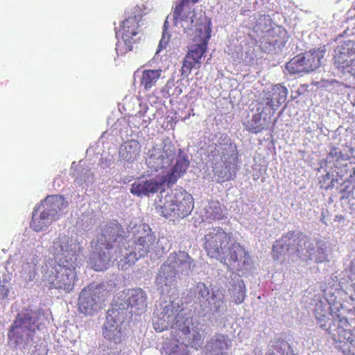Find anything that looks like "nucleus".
I'll return each instance as SVG.
<instances>
[{"label": "nucleus", "instance_id": "obj_1", "mask_svg": "<svg viewBox=\"0 0 355 355\" xmlns=\"http://www.w3.org/2000/svg\"><path fill=\"white\" fill-rule=\"evenodd\" d=\"M134 229L135 238L131 247L125 239L126 232L117 221H112V243H118L114 250V261L117 262L119 269L126 270L148 252H154L156 255L163 253V249L162 252L158 249L159 241L155 243V235L148 225L141 224L135 226Z\"/></svg>", "mask_w": 355, "mask_h": 355}, {"label": "nucleus", "instance_id": "obj_2", "mask_svg": "<svg viewBox=\"0 0 355 355\" xmlns=\"http://www.w3.org/2000/svg\"><path fill=\"white\" fill-rule=\"evenodd\" d=\"M287 254H296L303 260L322 263L328 258L327 243L317 238H309L298 231H290L276 241L272 246L274 259L282 263Z\"/></svg>", "mask_w": 355, "mask_h": 355}, {"label": "nucleus", "instance_id": "obj_3", "mask_svg": "<svg viewBox=\"0 0 355 355\" xmlns=\"http://www.w3.org/2000/svg\"><path fill=\"white\" fill-rule=\"evenodd\" d=\"M204 248L209 257L225 265L234 263V266L240 270L250 267V254L232 239L230 234L220 227L207 230L204 236Z\"/></svg>", "mask_w": 355, "mask_h": 355}, {"label": "nucleus", "instance_id": "obj_4", "mask_svg": "<svg viewBox=\"0 0 355 355\" xmlns=\"http://www.w3.org/2000/svg\"><path fill=\"white\" fill-rule=\"evenodd\" d=\"M209 162L218 181L224 182L233 179L238 171L237 149L225 134H222L207 149Z\"/></svg>", "mask_w": 355, "mask_h": 355}, {"label": "nucleus", "instance_id": "obj_5", "mask_svg": "<svg viewBox=\"0 0 355 355\" xmlns=\"http://www.w3.org/2000/svg\"><path fill=\"white\" fill-rule=\"evenodd\" d=\"M196 266L194 260L184 251L169 254L160 266L155 284L162 293H175L178 280L188 276Z\"/></svg>", "mask_w": 355, "mask_h": 355}, {"label": "nucleus", "instance_id": "obj_6", "mask_svg": "<svg viewBox=\"0 0 355 355\" xmlns=\"http://www.w3.org/2000/svg\"><path fill=\"white\" fill-rule=\"evenodd\" d=\"M41 317L39 311L24 310L17 313L8 332V345L26 349L33 342L37 322Z\"/></svg>", "mask_w": 355, "mask_h": 355}, {"label": "nucleus", "instance_id": "obj_7", "mask_svg": "<svg viewBox=\"0 0 355 355\" xmlns=\"http://www.w3.org/2000/svg\"><path fill=\"white\" fill-rule=\"evenodd\" d=\"M193 198L185 191L175 189L156 202V209L165 218H184L193 209Z\"/></svg>", "mask_w": 355, "mask_h": 355}, {"label": "nucleus", "instance_id": "obj_8", "mask_svg": "<svg viewBox=\"0 0 355 355\" xmlns=\"http://www.w3.org/2000/svg\"><path fill=\"white\" fill-rule=\"evenodd\" d=\"M198 1L199 0H182L179 5L176 6L172 15V18L170 15L167 16L163 26L162 36L156 51V55L161 52L162 49H166L171 38V35L168 31L170 19L173 21L175 26H177L179 21L181 22V26L185 31H189L193 29L194 25H196V21L199 19L201 13L206 17L205 13L200 12L199 16L197 17L194 10H191V8L190 3L194 4Z\"/></svg>", "mask_w": 355, "mask_h": 355}, {"label": "nucleus", "instance_id": "obj_9", "mask_svg": "<svg viewBox=\"0 0 355 355\" xmlns=\"http://www.w3.org/2000/svg\"><path fill=\"white\" fill-rule=\"evenodd\" d=\"M191 293L199 302L200 307L209 311L213 316L221 317L227 311L225 291L221 288L208 287L205 283H197Z\"/></svg>", "mask_w": 355, "mask_h": 355}, {"label": "nucleus", "instance_id": "obj_10", "mask_svg": "<svg viewBox=\"0 0 355 355\" xmlns=\"http://www.w3.org/2000/svg\"><path fill=\"white\" fill-rule=\"evenodd\" d=\"M176 330L173 336L178 337L188 347L198 349L204 340L203 324L194 322L189 313H181L177 318Z\"/></svg>", "mask_w": 355, "mask_h": 355}, {"label": "nucleus", "instance_id": "obj_11", "mask_svg": "<svg viewBox=\"0 0 355 355\" xmlns=\"http://www.w3.org/2000/svg\"><path fill=\"white\" fill-rule=\"evenodd\" d=\"M75 264L46 265L44 280L49 284L50 289H60L71 292L74 286L76 277Z\"/></svg>", "mask_w": 355, "mask_h": 355}, {"label": "nucleus", "instance_id": "obj_12", "mask_svg": "<svg viewBox=\"0 0 355 355\" xmlns=\"http://www.w3.org/2000/svg\"><path fill=\"white\" fill-rule=\"evenodd\" d=\"M60 210V199L58 196H47L41 205L35 207L31 227L37 232L45 230L52 222L58 220Z\"/></svg>", "mask_w": 355, "mask_h": 355}, {"label": "nucleus", "instance_id": "obj_13", "mask_svg": "<svg viewBox=\"0 0 355 355\" xmlns=\"http://www.w3.org/2000/svg\"><path fill=\"white\" fill-rule=\"evenodd\" d=\"M176 157V148L170 139H165L161 146L156 145L149 150L146 163L152 171L159 172L158 175H166Z\"/></svg>", "mask_w": 355, "mask_h": 355}, {"label": "nucleus", "instance_id": "obj_14", "mask_svg": "<svg viewBox=\"0 0 355 355\" xmlns=\"http://www.w3.org/2000/svg\"><path fill=\"white\" fill-rule=\"evenodd\" d=\"M109 296V292L101 286L90 284L80 293L78 307L80 313L85 315H92L103 309L104 303Z\"/></svg>", "mask_w": 355, "mask_h": 355}, {"label": "nucleus", "instance_id": "obj_15", "mask_svg": "<svg viewBox=\"0 0 355 355\" xmlns=\"http://www.w3.org/2000/svg\"><path fill=\"white\" fill-rule=\"evenodd\" d=\"M115 309L128 310L139 315L147 307V295L140 288L127 289L119 292L112 300V306Z\"/></svg>", "mask_w": 355, "mask_h": 355}, {"label": "nucleus", "instance_id": "obj_16", "mask_svg": "<svg viewBox=\"0 0 355 355\" xmlns=\"http://www.w3.org/2000/svg\"><path fill=\"white\" fill-rule=\"evenodd\" d=\"M195 35L193 36V44L191 46L187 53L189 58L201 64V59L207 49V44L211 37V20L205 17L202 13L196 21Z\"/></svg>", "mask_w": 355, "mask_h": 355}, {"label": "nucleus", "instance_id": "obj_17", "mask_svg": "<svg viewBox=\"0 0 355 355\" xmlns=\"http://www.w3.org/2000/svg\"><path fill=\"white\" fill-rule=\"evenodd\" d=\"M181 313H186L180 309L179 302L170 301L168 303H160L154 311L153 324L156 331L162 332L172 329L176 330L177 318Z\"/></svg>", "mask_w": 355, "mask_h": 355}, {"label": "nucleus", "instance_id": "obj_18", "mask_svg": "<svg viewBox=\"0 0 355 355\" xmlns=\"http://www.w3.org/2000/svg\"><path fill=\"white\" fill-rule=\"evenodd\" d=\"M50 252L56 263L75 264L77 261L76 243L66 235H60L53 241Z\"/></svg>", "mask_w": 355, "mask_h": 355}, {"label": "nucleus", "instance_id": "obj_19", "mask_svg": "<svg viewBox=\"0 0 355 355\" xmlns=\"http://www.w3.org/2000/svg\"><path fill=\"white\" fill-rule=\"evenodd\" d=\"M166 185V180L164 175H156L149 178H141L132 184L130 193L138 197L153 194Z\"/></svg>", "mask_w": 355, "mask_h": 355}, {"label": "nucleus", "instance_id": "obj_20", "mask_svg": "<svg viewBox=\"0 0 355 355\" xmlns=\"http://www.w3.org/2000/svg\"><path fill=\"white\" fill-rule=\"evenodd\" d=\"M264 96L258 103L266 107L270 114L275 112L284 103L287 98L288 89L281 84L272 85L271 87L263 91Z\"/></svg>", "mask_w": 355, "mask_h": 355}, {"label": "nucleus", "instance_id": "obj_21", "mask_svg": "<svg viewBox=\"0 0 355 355\" xmlns=\"http://www.w3.org/2000/svg\"><path fill=\"white\" fill-rule=\"evenodd\" d=\"M272 114L266 110V107L257 104L256 112L252 114L251 119L244 123L245 129L253 134H258L268 130L271 124Z\"/></svg>", "mask_w": 355, "mask_h": 355}, {"label": "nucleus", "instance_id": "obj_22", "mask_svg": "<svg viewBox=\"0 0 355 355\" xmlns=\"http://www.w3.org/2000/svg\"><path fill=\"white\" fill-rule=\"evenodd\" d=\"M332 339L336 344V347L344 354H355V336L350 330H346L341 327L329 330Z\"/></svg>", "mask_w": 355, "mask_h": 355}, {"label": "nucleus", "instance_id": "obj_23", "mask_svg": "<svg viewBox=\"0 0 355 355\" xmlns=\"http://www.w3.org/2000/svg\"><path fill=\"white\" fill-rule=\"evenodd\" d=\"M143 11L139 8H134L132 12L121 22V35L130 37L132 40H138L137 37L139 33V28L143 25Z\"/></svg>", "mask_w": 355, "mask_h": 355}, {"label": "nucleus", "instance_id": "obj_24", "mask_svg": "<svg viewBox=\"0 0 355 355\" xmlns=\"http://www.w3.org/2000/svg\"><path fill=\"white\" fill-rule=\"evenodd\" d=\"M334 66L340 69L345 64L355 61V42L345 40L340 42L335 49Z\"/></svg>", "mask_w": 355, "mask_h": 355}, {"label": "nucleus", "instance_id": "obj_25", "mask_svg": "<svg viewBox=\"0 0 355 355\" xmlns=\"http://www.w3.org/2000/svg\"><path fill=\"white\" fill-rule=\"evenodd\" d=\"M98 245L104 246V248L107 250V254L103 252L101 253L103 247H100L101 250L98 253H94L89 258V265L96 271H102L106 270L109 267L110 261L109 250L110 248V241L106 240L105 235L102 233L98 238Z\"/></svg>", "mask_w": 355, "mask_h": 355}, {"label": "nucleus", "instance_id": "obj_26", "mask_svg": "<svg viewBox=\"0 0 355 355\" xmlns=\"http://www.w3.org/2000/svg\"><path fill=\"white\" fill-rule=\"evenodd\" d=\"M231 347L232 341L227 336L216 334L207 342L205 349L211 355H227Z\"/></svg>", "mask_w": 355, "mask_h": 355}, {"label": "nucleus", "instance_id": "obj_27", "mask_svg": "<svg viewBox=\"0 0 355 355\" xmlns=\"http://www.w3.org/2000/svg\"><path fill=\"white\" fill-rule=\"evenodd\" d=\"M189 160L185 155L180 154L176 158L175 164L169 170L167 169L165 178L166 180V185L170 186L174 184L178 178L184 175L189 166Z\"/></svg>", "mask_w": 355, "mask_h": 355}, {"label": "nucleus", "instance_id": "obj_28", "mask_svg": "<svg viewBox=\"0 0 355 355\" xmlns=\"http://www.w3.org/2000/svg\"><path fill=\"white\" fill-rule=\"evenodd\" d=\"M171 338H166L162 344L161 353L162 355H188V349L184 343L173 336L171 331Z\"/></svg>", "mask_w": 355, "mask_h": 355}, {"label": "nucleus", "instance_id": "obj_29", "mask_svg": "<svg viewBox=\"0 0 355 355\" xmlns=\"http://www.w3.org/2000/svg\"><path fill=\"white\" fill-rule=\"evenodd\" d=\"M231 280L229 282L230 287L228 291L231 298L235 304H241L245 297V286L240 276L234 272L230 275Z\"/></svg>", "mask_w": 355, "mask_h": 355}, {"label": "nucleus", "instance_id": "obj_30", "mask_svg": "<svg viewBox=\"0 0 355 355\" xmlns=\"http://www.w3.org/2000/svg\"><path fill=\"white\" fill-rule=\"evenodd\" d=\"M313 301L315 302L314 314L315 318L320 327L324 329L327 326V322L329 320V303L326 300H322L320 295H315Z\"/></svg>", "mask_w": 355, "mask_h": 355}, {"label": "nucleus", "instance_id": "obj_31", "mask_svg": "<svg viewBox=\"0 0 355 355\" xmlns=\"http://www.w3.org/2000/svg\"><path fill=\"white\" fill-rule=\"evenodd\" d=\"M115 37L116 39L115 51L117 58H114V60L116 62L117 60H121V58L128 52L132 51V44L137 42V40L121 35V31H115Z\"/></svg>", "mask_w": 355, "mask_h": 355}, {"label": "nucleus", "instance_id": "obj_32", "mask_svg": "<svg viewBox=\"0 0 355 355\" xmlns=\"http://www.w3.org/2000/svg\"><path fill=\"white\" fill-rule=\"evenodd\" d=\"M325 51L323 49L311 50L302 53L308 72L313 71L318 69L321 64V60L324 56Z\"/></svg>", "mask_w": 355, "mask_h": 355}, {"label": "nucleus", "instance_id": "obj_33", "mask_svg": "<svg viewBox=\"0 0 355 355\" xmlns=\"http://www.w3.org/2000/svg\"><path fill=\"white\" fill-rule=\"evenodd\" d=\"M253 19L255 21L252 24L251 27L257 33V40L259 41L264 33H266L267 31L272 26V20L268 15L259 14L257 16H254Z\"/></svg>", "mask_w": 355, "mask_h": 355}, {"label": "nucleus", "instance_id": "obj_34", "mask_svg": "<svg viewBox=\"0 0 355 355\" xmlns=\"http://www.w3.org/2000/svg\"><path fill=\"white\" fill-rule=\"evenodd\" d=\"M162 69H146L140 77V86L146 91L150 90L155 86L162 76Z\"/></svg>", "mask_w": 355, "mask_h": 355}, {"label": "nucleus", "instance_id": "obj_35", "mask_svg": "<svg viewBox=\"0 0 355 355\" xmlns=\"http://www.w3.org/2000/svg\"><path fill=\"white\" fill-rule=\"evenodd\" d=\"M224 217V214L220 204L218 201L209 202L205 206L202 211L203 220H220Z\"/></svg>", "mask_w": 355, "mask_h": 355}, {"label": "nucleus", "instance_id": "obj_36", "mask_svg": "<svg viewBox=\"0 0 355 355\" xmlns=\"http://www.w3.org/2000/svg\"><path fill=\"white\" fill-rule=\"evenodd\" d=\"M286 31L282 29L280 26H271L270 28L267 31L266 33L262 36V38L259 40V42L261 46L268 44L270 46H275L279 42V38L282 35H285Z\"/></svg>", "mask_w": 355, "mask_h": 355}, {"label": "nucleus", "instance_id": "obj_37", "mask_svg": "<svg viewBox=\"0 0 355 355\" xmlns=\"http://www.w3.org/2000/svg\"><path fill=\"white\" fill-rule=\"evenodd\" d=\"M139 143L135 140H130L122 144L119 148V155L125 160L130 162L138 153Z\"/></svg>", "mask_w": 355, "mask_h": 355}, {"label": "nucleus", "instance_id": "obj_38", "mask_svg": "<svg viewBox=\"0 0 355 355\" xmlns=\"http://www.w3.org/2000/svg\"><path fill=\"white\" fill-rule=\"evenodd\" d=\"M302 54L293 58L286 64V69L291 74L309 73Z\"/></svg>", "mask_w": 355, "mask_h": 355}, {"label": "nucleus", "instance_id": "obj_39", "mask_svg": "<svg viewBox=\"0 0 355 355\" xmlns=\"http://www.w3.org/2000/svg\"><path fill=\"white\" fill-rule=\"evenodd\" d=\"M182 92V88L180 85H175L173 79H169L161 90V93L164 98H168L171 96L177 98Z\"/></svg>", "mask_w": 355, "mask_h": 355}, {"label": "nucleus", "instance_id": "obj_40", "mask_svg": "<svg viewBox=\"0 0 355 355\" xmlns=\"http://www.w3.org/2000/svg\"><path fill=\"white\" fill-rule=\"evenodd\" d=\"M338 182L337 178H334L333 175H331L329 172L327 173L325 175H322L320 178L319 183L322 188H324L325 189H331L334 187V182Z\"/></svg>", "mask_w": 355, "mask_h": 355}, {"label": "nucleus", "instance_id": "obj_41", "mask_svg": "<svg viewBox=\"0 0 355 355\" xmlns=\"http://www.w3.org/2000/svg\"><path fill=\"white\" fill-rule=\"evenodd\" d=\"M200 65V64L198 62L191 59V58H189V55H187L182 67V73H189L191 69L199 68Z\"/></svg>", "mask_w": 355, "mask_h": 355}, {"label": "nucleus", "instance_id": "obj_42", "mask_svg": "<svg viewBox=\"0 0 355 355\" xmlns=\"http://www.w3.org/2000/svg\"><path fill=\"white\" fill-rule=\"evenodd\" d=\"M126 333L125 329H123L121 326L117 327L115 330L114 334H112V340L115 343H121L125 337Z\"/></svg>", "mask_w": 355, "mask_h": 355}, {"label": "nucleus", "instance_id": "obj_43", "mask_svg": "<svg viewBox=\"0 0 355 355\" xmlns=\"http://www.w3.org/2000/svg\"><path fill=\"white\" fill-rule=\"evenodd\" d=\"M353 188L351 182L349 180L344 181L340 186L339 191L341 193H347L343 195L342 198H348L349 193L352 191Z\"/></svg>", "mask_w": 355, "mask_h": 355}, {"label": "nucleus", "instance_id": "obj_44", "mask_svg": "<svg viewBox=\"0 0 355 355\" xmlns=\"http://www.w3.org/2000/svg\"><path fill=\"white\" fill-rule=\"evenodd\" d=\"M257 1H254L252 3L249 2L248 5L243 6L241 9V14L243 15H248L249 12L256 10Z\"/></svg>", "mask_w": 355, "mask_h": 355}, {"label": "nucleus", "instance_id": "obj_45", "mask_svg": "<svg viewBox=\"0 0 355 355\" xmlns=\"http://www.w3.org/2000/svg\"><path fill=\"white\" fill-rule=\"evenodd\" d=\"M111 324H110L109 322H107L103 327V335L105 338L108 340L110 339V329Z\"/></svg>", "mask_w": 355, "mask_h": 355}, {"label": "nucleus", "instance_id": "obj_46", "mask_svg": "<svg viewBox=\"0 0 355 355\" xmlns=\"http://www.w3.org/2000/svg\"><path fill=\"white\" fill-rule=\"evenodd\" d=\"M347 19H353L355 18V3L353 5V7L351 8L347 12Z\"/></svg>", "mask_w": 355, "mask_h": 355}, {"label": "nucleus", "instance_id": "obj_47", "mask_svg": "<svg viewBox=\"0 0 355 355\" xmlns=\"http://www.w3.org/2000/svg\"><path fill=\"white\" fill-rule=\"evenodd\" d=\"M350 270L352 274L355 276V259L351 262Z\"/></svg>", "mask_w": 355, "mask_h": 355}, {"label": "nucleus", "instance_id": "obj_48", "mask_svg": "<svg viewBox=\"0 0 355 355\" xmlns=\"http://www.w3.org/2000/svg\"><path fill=\"white\" fill-rule=\"evenodd\" d=\"M87 172H89V170H87L85 173H84V175H85V179H84V181H86V180H89L90 178H92L93 175L92 173H87Z\"/></svg>", "mask_w": 355, "mask_h": 355}, {"label": "nucleus", "instance_id": "obj_49", "mask_svg": "<svg viewBox=\"0 0 355 355\" xmlns=\"http://www.w3.org/2000/svg\"><path fill=\"white\" fill-rule=\"evenodd\" d=\"M315 128V126L313 125V127L309 126L305 128L306 132H311L312 130Z\"/></svg>", "mask_w": 355, "mask_h": 355}, {"label": "nucleus", "instance_id": "obj_50", "mask_svg": "<svg viewBox=\"0 0 355 355\" xmlns=\"http://www.w3.org/2000/svg\"><path fill=\"white\" fill-rule=\"evenodd\" d=\"M75 181L77 182L78 184H81V176H80V178H77L75 180Z\"/></svg>", "mask_w": 355, "mask_h": 355}, {"label": "nucleus", "instance_id": "obj_51", "mask_svg": "<svg viewBox=\"0 0 355 355\" xmlns=\"http://www.w3.org/2000/svg\"><path fill=\"white\" fill-rule=\"evenodd\" d=\"M248 355H261V354H259V352L257 353V352H252L251 354H250Z\"/></svg>", "mask_w": 355, "mask_h": 355}, {"label": "nucleus", "instance_id": "obj_52", "mask_svg": "<svg viewBox=\"0 0 355 355\" xmlns=\"http://www.w3.org/2000/svg\"><path fill=\"white\" fill-rule=\"evenodd\" d=\"M112 313L114 314V309H112Z\"/></svg>", "mask_w": 355, "mask_h": 355}, {"label": "nucleus", "instance_id": "obj_53", "mask_svg": "<svg viewBox=\"0 0 355 355\" xmlns=\"http://www.w3.org/2000/svg\"><path fill=\"white\" fill-rule=\"evenodd\" d=\"M270 355H275V354H270Z\"/></svg>", "mask_w": 355, "mask_h": 355}]
</instances>
